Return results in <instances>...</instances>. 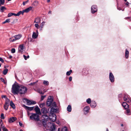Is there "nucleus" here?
<instances>
[{"label": "nucleus", "instance_id": "1", "mask_svg": "<svg viewBox=\"0 0 131 131\" xmlns=\"http://www.w3.org/2000/svg\"><path fill=\"white\" fill-rule=\"evenodd\" d=\"M20 86L18 84H14L12 86V92L14 94H17L19 93Z\"/></svg>", "mask_w": 131, "mask_h": 131}, {"label": "nucleus", "instance_id": "2", "mask_svg": "<svg viewBox=\"0 0 131 131\" xmlns=\"http://www.w3.org/2000/svg\"><path fill=\"white\" fill-rule=\"evenodd\" d=\"M30 114L29 118L31 119L36 121H38L39 120V115H40L34 113H31Z\"/></svg>", "mask_w": 131, "mask_h": 131}, {"label": "nucleus", "instance_id": "3", "mask_svg": "<svg viewBox=\"0 0 131 131\" xmlns=\"http://www.w3.org/2000/svg\"><path fill=\"white\" fill-rule=\"evenodd\" d=\"M56 109L54 108L53 107H52L51 108L50 110V114H52V116L53 118H50L51 121H54L56 119V116L55 114H53L54 112L56 111Z\"/></svg>", "mask_w": 131, "mask_h": 131}, {"label": "nucleus", "instance_id": "4", "mask_svg": "<svg viewBox=\"0 0 131 131\" xmlns=\"http://www.w3.org/2000/svg\"><path fill=\"white\" fill-rule=\"evenodd\" d=\"M27 88L23 86H20L19 93L21 94H24L27 92Z\"/></svg>", "mask_w": 131, "mask_h": 131}, {"label": "nucleus", "instance_id": "5", "mask_svg": "<svg viewBox=\"0 0 131 131\" xmlns=\"http://www.w3.org/2000/svg\"><path fill=\"white\" fill-rule=\"evenodd\" d=\"M21 35H18L14 36V37L9 39V41L11 42H13L14 41L20 39L21 37Z\"/></svg>", "mask_w": 131, "mask_h": 131}, {"label": "nucleus", "instance_id": "6", "mask_svg": "<svg viewBox=\"0 0 131 131\" xmlns=\"http://www.w3.org/2000/svg\"><path fill=\"white\" fill-rule=\"evenodd\" d=\"M53 101V97L51 96H49L47 102V105L48 106H49L51 105Z\"/></svg>", "mask_w": 131, "mask_h": 131}, {"label": "nucleus", "instance_id": "7", "mask_svg": "<svg viewBox=\"0 0 131 131\" xmlns=\"http://www.w3.org/2000/svg\"><path fill=\"white\" fill-rule=\"evenodd\" d=\"M25 100L26 101L27 104L28 105H30L31 104H35L36 103L35 101L32 100H30L27 99H25Z\"/></svg>", "mask_w": 131, "mask_h": 131}, {"label": "nucleus", "instance_id": "8", "mask_svg": "<svg viewBox=\"0 0 131 131\" xmlns=\"http://www.w3.org/2000/svg\"><path fill=\"white\" fill-rule=\"evenodd\" d=\"M123 99L124 101L128 103L131 102V99L128 97V95H125Z\"/></svg>", "mask_w": 131, "mask_h": 131}, {"label": "nucleus", "instance_id": "9", "mask_svg": "<svg viewBox=\"0 0 131 131\" xmlns=\"http://www.w3.org/2000/svg\"><path fill=\"white\" fill-rule=\"evenodd\" d=\"M92 13H94L97 11V6L96 5H93L92 6L91 8Z\"/></svg>", "mask_w": 131, "mask_h": 131}, {"label": "nucleus", "instance_id": "10", "mask_svg": "<svg viewBox=\"0 0 131 131\" xmlns=\"http://www.w3.org/2000/svg\"><path fill=\"white\" fill-rule=\"evenodd\" d=\"M109 77L110 80L111 82H114V77L111 72H110V73Z\"/></svg>", "mask_w": 131, "mask_h": 131}, {"label": "nucleus", "instance_id": "11", "mask_svg": "<svg viewBox=\"0 0 131 131\" xmlns=\"http://www.w3.org/2000/svg\"><path fill=\"white\" fill-rule=\"evenodd\" d=\"M34 110L36 113V114H37L40 115H41V113L40 111V109L38 106H37L35 107L34 109Z\"/></svg>", "mask_w": 131, "mask_h": 131}, {"label": "nucleus", "instance_id": "12", "mask_svg": "<svg viewBox=\"0 0 131 131\" xmlns=\"http://www.w3.org/2000/svg\"><path fill=\"white\" fill-rule=\"evenodd\" d=\"M24 49L23 45H20L18 48V51L20 52H22L23 51Z\"/></svg>", "mask_w": 131, "mask_h": 131}, {"label": "nucleus", "instance_id": "13", "mask_svg": "<svg viewBox=\"0 0 131 131\" xmlns=\"http://www.w3.org/2000/svg\"><path fill=\"white\" fill-rule=\"evenodd\" d=\"M122 105L123 107L125 109H127L129 107V105L126 102H123Z\"/></svg>", "mask_w": 131, "mask_h": 131}, {"label": "nucleus", "instance_id": "14", "mask_svg": "<svg viewBox=\"0 0 131 131\" xmlns=\"http://www.w3.org/2000/svg\"><path fill=\"white\" fill-rule=\"evenodd\" d=\"M16 119L15 117H12L8 119V122L10 123L13 122Z\"/></svg>", "mask_w": 131, "mask_h": 131}, {"label": "nucleus", "instance_id": "15", "mask_svg": "<svg viewBox=\"0 0 131 131\" xmlns=\"http://www.w3.org/2000/svg\"><path fill=\"white\" fill-rule=\"evenodd\" d=\"M32 7L30 6L28 8L26 9L25 10H23V13H27L29 12L30 10H31L32 9Z\"/></svg>", "mask_w": 131, "mask_h": 131}, {"label": "nucleus", "instance_id": "16", "mask_svg": "<svg viewBox=\"0 0 131 131\" xmlns=\"http://www.w3.org/2000/svg\"><path fill=\"white\" fill-rule=\"evenodd\" d=\"M24 107L26 109L30 111L32 110L34 108V107H29L25 105H24Z\"/></svg>", "mask_w": 131, "mask_h": 131}, {"label": "nucleus", "instance_id": "17", "mask_svg": "<svg viewBox=\"0 0 131 131\" xmlns=\"http://www.w3.org/2000/svg\"><path fill=\"white\" fill-rule=\"evenodd\" d=\"M40 19L39 17H37L35 19L34 23H39L40 22Z\"/></svg>", "mask_w": 131, "mask_h": 131}, {"label": "nucleus", "instance_id": "18", "mask_svg": "<svg viewBox=\"0 0 131 131\" xmlns=\"http://www.w3.org/2000/svg\"><path fill=\"white\" fill-rule=\"evenodd\" d=\"M91 106L92 107L94 108L96 106V103L95 101H92L90 104Z\"/></svg>", "mask_w": 131, "mask_h": 131}, {"label": "nucleus", "instance_id": "19", "mask_svg": "<svg viewBox=\"0 0 131 131\" xmlns=\"http://www.w3.org/2000/svg\"><path fill=\"white\" fill-rule=\"evenodd\" d=\"M41 111H42V113L43 114H46L48 113V110L45 108H42Z\"/></svg>", "mask_w": 131, "mask_h": 131}, {"label": "nucleus", "instance_id": "20", "mask_svg": "<svg viewBox=\"0 0 131 131\" xmlns=\"http://www.w3.org/2000/svg\"><path fill=\"white\" fill-rule=\"evenodd\" d=\"M1 127L2 128V130L3 131H8V130L4 126H3V124L2 123H1Z\"/></svg>", "mask_w": 131, "mask_h": 131}, {"label": "nucleus", "instance_id": "21", "mask_svg": "<svg viewBox=\"0 0 131 131\" xmlns=\"http://www.w3.org/2000/svg\"><path fill=\"white\" fill-rule=\"evenodd\" d=\"M10 106L13 109H14L15 108V106L14 104L12 102V101L10 102Z\"/></svg>", "mask_w": 131, "mask_h": 131}, {"label": "nucleus", "instance_id": "22", "mask_svg": "<svg viewBox=\"0 0 131 131\" xmlns=\"http://www.w3.org/2000/svg\"><path fill=\"white\" fill-rule=\"evenodd\" d=\"M129 56V51L126 49V51L125 52V57L126 58H128V57Z\"/></svg>", "mask_w": 131, "mask_h": 131}, {"label": "nucleus", "instance_id": "23", "mask_svg": "<svg viewBox=\"0 0 131 131\" xmlns=\"http://www.w3.org/2000/svg\"><path fill=\"white\" fill-rule=\"evenodd\" d=\"M90 107L88 106H86L85 107L84 109V111L86 112H88L89 110Z\"/></svg>", "mask_w": 131, "mask_h": 131}, {"label": "nucleus", "instance_id": "24", "mask_svg": "<svg viewBox=\"0 0 131 131\" xmlns=\"http://www.w3.org/2000/svg\"><path fill=\"white\" fill-rule=\"evenodd\" d=\"M38 36V35L35 32H34L32 35V38L34 39L36 38Z\"/></svg>", "mask_w": 131, "mask_h": 131}, {"label": "nucleus", "instance_id": "25", "mask_svg": "<svg viewBox=\"0 0 131 131\" xmlns=\"http://www.w3.org/2000/svg\"><path fill=\"white\" fill-rule=\"evenodd\" d=\"M42 117L44 118L43 119L44 121L46 120L48 118V117L47 115H43Z\"/></svg>", "mask_w": 131, "mask_h": 131}, {"label": "nucleus", "instance_id": "26", "mask_svg": "<svg viewBox=\"0 0 131 131\" xmlns=\"http://www.w3.org/2000/svg\"><path fill=\"white\" fill-rule=\"evenodd\" d=\"M9 105V104H7L5 103L4 105V109L6 110H7L8 108Z\"/></svg>", "mask_w": 131, "mask_h": 131}, {"label": "nucleus", "instance_id": "27", "mask_svg": "<svg viewBox=\"0 0 131 131\" xmlns=\"http://www.w3.org/2000/svg\"><path fill=\"white\" fill-rule=\"evenodd\" d=\"M67 111L69 112H70L71 111V106L70 105H69L67 108Z\"/></svg>", "mask_w": 131, "mask_h": 131}, {"label": "nucleus", "instance_id": "28", "mask_svg": "<svg viewBox=\"0 0 131 131\" xmlns=\"http://www.w3.org/2000/svg\"><path fill=\"white\" fill-rule=\"evenodd\" d=\"M13 15L15 16V14L12 13H10L8 14L7 16L8 17H10Z\"/></svg>", "mask_w": 131, "mask_h": 131}, {"label": "nucleus", "instance_id": "29", "mask_svg": "<svg viewBox=\"0 0 131 131\" xmlns=\"http://www.w3.org/2000/svg\"><path fill=\"white\" fill-rule=\"evenodd\" d=\"M8 72V69H4L3 72V74L4 75H6L7 73Z\"/></svg>", "mask_w": 131, "mask_h": 131}, {"label": "nucleus", "instance_id": "30", "mask_svg": "<svg viewBox=\"0 0 131 131\" xmlns=\"http://www.w3.org/2000/svg\"><path fill=\"white\" fill-rule=\"evenodd\" d=\"M23 10L22 11H20L19 12L17 13V14H15V16H19L21 14H22V15H23L24 13H23Z\"/></svg>", "mask_w": 131, "mask_h": 131}, {"label": "nucleus", "instance_id": "31", "mask_svg": "<svg viewBox=\"0 0 131 131\" xmlns=\"http://www.w3.org/2000/svg\"><path fill=\"white\" fill-rule=\"evenodd\" d=\"M45 22L43 21V22L40 25V29L41 30H42V28L43 27L44 25H45Z\"/></svg>", "mask_w": 131, "mask_h": 131}, {"label": "nucleus", "instance_id": "32", "mask_svg": "<svg viewBox=\"0 0 131 131\" xmlns=\"http://www.w3.org/2000/svg\"><path fill=\"white\" fill-rule=\"evenodd\" d=\"M5 1V0H0V7L1 5L4 4Z\"/></svg>", "mask_w": 131, "mask_h": 131}, {"label": "nucleus", "instance_id": "33", "mask_svg": "<svg viewBox=\"0 0 131 131\" xmlns=\"http://www.w3.org/2000/svg\"><path fill=\"white\" fill-rule=\"evenodd\" d=\"M0 80L3 82L5 84H6V82L5 80L3 78H0Z\"/></svg>", "mask_w": 131, "mask_h": 131}, {"label": "nucleus", "instance_id": "34", "mask_svg": "<svg viewBox=\"0 0 131 131\" xmlns=\"http://www.w3.org/2000/svg\"><path fill=\"white\" fill-rule=\"evenodd\" d=\"M72 72V70H70L69 71H68L66 73V75H67L69 76L70 75L71 73Z\"/></svg>", "mask_w": 131, "mask_h": 131}, {"label": "nucleus", "instance_id": "35", "mask_svg": "<svg viewBox=\"0 0 131 131\" xmlns=\"http://www.w3.org/2000/svg\"><path fill=\"white\" fill-rule=\"evenodd\" d=\"M9 99L8 98H6L5 99V104H9Z\"/></svg>", "mask_w": 131, "mask_h": 131}, {"label": "nucleus", "instance_id": "36", "mask_svg": "<svg viewBox=\"0 0 131 131\" xmlns=\"http://www.w3.org/2000/svg\"><path fill=\"white\" fill-rule=\"evenodd\" d=\"M86 101L88 104L90 103L91 102V99L90 98H88L87 99Z\"/></svg>", "mask_w": 131, "mask_h": 131}, {"label": "nucleus", "instance_id": "37", "mask_svg": "<svg viewBox=\"0 0 131 131\" xmlns=\"http://www.w3.org/2000/svg\"><path fill=\"white\" fill-rule=\"evenodd\" d=\"M43 83L46 85H48L49 84V82L47 81L44 80L43 82Z\"/></svg>", "mask_w": 131, "mask_h": 131}, {"label": "nucleus", "instance_id": "38", "mask_svg": "<svg viewBox=\"0 0 131 131\" xmlns=\"http://www.w3.org/2000/svg\"><path fill=\"white\" fill-rule=\"evenodd\" d=\"M5 9H6V8L4 6H2L1 7V8H0L2 12H3V10Z\"/></svg>", "mask_w": 131, "mask_h": 131}, {"label": "nucleus", "instance_id": "39", "mask_svg": "<svg viewBox=\"0 0 131 131\" xmlns=\"http://www.w3.org/2000/svg\"><path fill=\"white\" fill-rule=\"evenodd\" d=\"M1 118L2 119H4L5 118V117L4 116V114L3 113L1 114Z\"/></svg>", "mask_w": 131, "mask_h": 131}, {"label": "nucleus", "instance_id": "40", "mask_svg": "<svg viewBox=\"0 0 131 131\" xmlns=\"http://www.w3.org/2000/svg\"><path fill=\"white\" fill-rule=\"evenodd\" d=\"M130 110L129 109H128L126 110V114L127 115H129V114L130 113Z\"/></svg>", "mask_w": 131, "mask_h": 131}, {"label": "nucleus", "instance_id": "41", "mask_svg": "<svg viewBox=\"0 0 131 131\" xmlns=\"http://www.w3.org/2000/svg\"><path fill=\"white\" fill-rule=\"evenodd\" d=\"M11 52L12 53H14L15 52V50L14 48H12V49L11 50Z\"/></svg>", "mask_w": 131, "mask_h": 131}, {"label": "nucleus", "instance_id": "42", "mask_svg": "<svg viewBox=\"0 0 131 131\" xmlns=\"http://www.w3.org/2000/svg\"><path fill=\"white\" fill-rule=\"evenodd\" d=\"M37 91L38 92L41 94H43V93L41 91L40 89H37Z\"/></svg>", "mask_w": 131, "mask_h": 131}, {"label": "nucleus", "instance_id": "43", "mask_svg": "<svg viewBox=\"0 0 131 131\" xmlns=\"http://www.w3.org/2000/svg\"><path fill=\"white\" fill-rule=\"evenodd\" d=\"M61 131H67V129L66 127H64L63 128Z\"/></svg>", "mask_w": 131, "mask_h": 131}, {"label": "nucleus", "instance_id": "44", "mask_svg": "<svg viewBox=\"0 0 131 131\" xmlns=\"http://www.w3.org/2000/svg\"><path fill=\"white\" fill-rule=\"evenodd\" d=\"M35 26L36 27L37 29H38L39 27V25L38 24H35Z\"/></svg>", "mask_w": 131, "mask_h": 131}, {"label": "nucleus", "instance_id": "45", "mask_svg": "<svg viewBox=\"0 0 131 131\" xmlns=\"http://www.w3.org/2000/svg\"><path fill=\"white\" fill-rule=\"evenodd\" d=\"M38 82V81H37L36 82H33V83H31L30 84H29V85H34L36 83H37V82Z\"/></svg>", "mask_w": 131, "mask_h": 131}, {"label": "nucleus", "instance_id": "46", "mask_svg": "<svg viewBox=\"0 0 131 131\" xmlns=\"http://www.w3.org/2000/svg\"><path fill=\"white\" fill-rule=\"evenodd\" d=\"M51 105H52L54 107H56V104L55 102H54L53 103H52Z\"/></svg>", "mask_w": 131, "mask_h": 131}, {"label": "nucleus", "instance_id": "47", "mask_svg": "<svg viewBox=\"0 0 131 131\" xmlns=\"http://www.w3.org/2000/svg\"><path fill=\"white\" fill-rule=\"evenodd\" d=\"M5 22H6V23H9L10 22V19H6L5 20Z\"/></svg>", "mask_w": 131, "mask_h": 131}, {"label": "nucleus", "instance_id": "48", "mask_svg": "<svg viewBox=\"0 0 131 131\" xmlns=\"http://www.w3.org/2000/svg\"><path fill=\"white\" fill-rule=\"evenodd\" d=\"M28 0L26 1L23 2V5H25V4L28 2Z\"/></svg>", "mask_w": 131, "mask_h": 131}, {"label": "nucleus", "instance_id": "49", "mask_svg": "<svg viewBox=\"0 0 131 131\" xmlns=\"http://www.w3.org/2000/svg\"><path fill=\"white\" fill-rule=\"evenodd\" d=\"M45 97L46 96H42L41 98V100H43Z\"/></svg>", "mask_w": 131, "mask_h": 131}, {"label": "nucleus", "instance_id": "50", "mask_svg": "<svg viewBox=\"0 0 131 131\" xmlns=\"http://www.w3.org/2000/svg\"><path fill=\"white\" fill-rule=\"evenodd\" d=\"M0 61L3 63L4 62V60L2 58L0 57Z\"/></svg>", "mask_w": 131, "mask_h": 131}, {"label": "nucleus", "instance_id": "51", "mask_svg": "<svg viewBox=\"0 0 131 131\" xmlns=\"http://www.w3.org/2000/svg\"><path fill=\"white\" fill-rule=\"evenodd\" d=\"M72 78L71 77H70L69 78V81H71L72 80Z\"/></svg>", "mask_w": 131, "mask_h": 131}, {"label": "nucleus", "instance_id": "52", "mask_svg": "<svg viewBox=\"0 0 131 131\" xmlns=\"http://www.w3.org/2000/svg\"><path fill=\"white\" fill-rule=\"evenodd\" d=\"M125 5L128 6L129 5V3L127 2L126 3Z\"/></svg>", "mask_w": 131, "mask_h": 131}, {"label": "nucleus", "instance_id": "53", "mask_svg": "<svg viewBox=\"0 0 131 131\" xmlns=\"http://www.w3.org/2000/svg\"><path fill=\"white\" fill-rule=\"evenodd\" d=\"M23 56H24V57L25 59V60H26L27 59V58L26 56L25 55H24Z\"/></svg>", "mask_w": 131, "mask_h": 131}, {"label": "nucleus", "instance_id": "54", "mask_svg": "<svg viewBox=\"0 0 131 131\" xmlns=\"http://www.w3.org/2000/svg\"><path fill=\"white\" fill-rule=\"evenodd\" d=\"M27 114L28 116H29L30 115H31V113H30L28 111H27Z\"/></svg>", "mask_w": 131, "mask_h": 131}, {"label": "nucleus", "instance_id": "55", "mask_svg": "<svg viewBox=\"0 0 131 131\" xmlns=\"http://www.w3.org/2000/svg\"><path fill=\"white\" fill-rule=\"evenodd\" d=\"M19 125L20 126H21L23 125L20 122H19Z\"/></svg>", "mask_w": 131, "mask_h": 131}, {"label": "nucleus", "instance_id": "56", "mask_svg": "<svg viewBox=\"0 0 131 131\" xmlns=\"http://www.w3.org/2000/svg\"><path fill=\"white\" fill-rule=\"evenodd\" d=\"M12 58V56L11 55H10L9 56V57L8 58L9 59H11Z\"/></svg>", "mask_w": 131, "mask_h": 131}, {"label": "nucleus", "instance_id": "57", "mask_svg": "<svg viewBox=\"0 0 131 131\" xmlns=\"http://www.w3.org/2000/svg\"><path fill=\"white\" fill-rule=\"evenodd\" d=\"M2 98H6V96H5V95H3L2 96Z\"/></svg>", "mask_w": 131, "mask_h": 131}, {"label": "nucleus", "instance_id": "58", "mask_svg": "<svg viewBox=\"0 0 131 131\" xmlns=\"http://www.w3.org/2000/svg\"><path fill=\"white\" fill-rule=\"evenodd\" d=\"M51 131H55V129L54 128L53 129H52V130Z\"/></svg>", "mask_w": 131, "mask_h": 131}, {"label": "nucleus", "instance_id": "59", "mask_svg": "<svg viewBox=\"0 0 131 131\" xmlns=\"http://www.w3.org/2000/svg\"><path fill=\"white\" fill-rule=\"evenodd\" d=\"M51 11H49V14H51Z\"/></svg>", "mask_w": 131, "mask_h": 131}, {"label": "nucleus", "instance_id": "60", "mask_svg": "<svg viewBox=\"0 0 131 131\" xmlns=\"http://www.w3.org/2000/svg\"><path fill=\"white\" fill-rule=\"evenodd\" d=\"M50 0H47V2L48 3L50 2Z\"/></svg>", "mask_w": 131, "mask_h": 131}, {"label": "nucleus", "instance_id": "61", "mask_svg": "<svg viewBox=\"0 0 131 131\" xmlns=\"http://www.w3.org/2000/svg\"><path fill=\"white\" fill-rule=\"evenodd\" d=\"M29 55H28V56H27V58H29Z\"/></svg>", "mask_w": 131, "mask_h": 131}, {"label": "nucleus", "instance_id": "62", "mask_svg": "<svg viewBox=\"0 0 131 131\" xmlns=\"http://www.w3.org/2000/svg\"><path fill=\"white\" fill-rule=\"evenodd\" d=\"M130 18V17H127L125 18L126 19V18Z\"/></svg>", "mask_w": 131, "mask_h": 131}, {"label": "nucleus", "instance_id": "63", "mask_svg": "<svg viewBox=\"0 0 131 131\" xmlns=\"http://www.w3.org/2000/svg\"><path fill=\"white\" fill-rule=\"evenodd\" d=\"M121 126H123V124H121Z\"/></svg>", "mask_w": 131, "mask_h": 131}, {"label": "nucleus", "instance_id": "64", "mask_svg": "<svg viewBox=\"0 0 131 131\" xmlns=\"http://www.w3.org/2000/svg\"><path fill=\"white\" fill-rule=\"evenodd\" d=\"M6 23V22H5V21H4V22L3 23V24H5V23Z\"/></svg>", "mask_w": 131, "mask_h": 131}]
</instances>
